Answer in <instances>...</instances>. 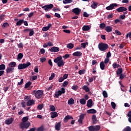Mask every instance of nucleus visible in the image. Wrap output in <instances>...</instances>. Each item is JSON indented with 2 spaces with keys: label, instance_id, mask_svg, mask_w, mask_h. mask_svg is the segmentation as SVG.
Segmentation results:
<instances>
[{
  "label": "nucleus",
  "instance_id": "nucleus-1",
  "mask_svg": "<svg viewBox=\"0 0 131 131\" xmlns=\"http://www.w3.org/2000/svg\"><path fill=\"white\" fill-rule=\"evenodd\" d=\"M108 48H109V46L107 43H99L98 44V49L99 51H101V52H106V51L108 50Z\"/></svg>",
  "mask_w": 131,
  "mask_h": 131
},
{
  "label": "nucleus",
  "instance_id": "nucleus-2",
  "mask_svg": "<svg viewBox=\"0 0 131 131\" xmlns=\"http://www.w3.org/2000/svg\"><path fill=\"white\" fill-rule=\"evenodd\" d=\"M32 93V95L35 96L36 99H40L42 97V95H43V92L42 90H34Z\"/></svg>",
  "mask_w": 131,
  "mask_h": 131
},
{
  "label": "nucleus",
  "instance_id": "nucleus-3",
  "mask_svg": "<svg viewBox=\"0 0 131 131\" xmlns=\"http://www.w3.org/2000/svg\"><path fill=\"white\" fill-rule=\"evenodd\" d=\"M63 94H65V88H62L61 90H59L57 92H55L54 95V98L58 99L59 96H62Z\"/></svg>",
  "mask_w": 131,
  "mask_h": 131
},
{
  "label": "nucleus",
  "instance_id": "nucleus-4",
  "mask_svg": "<svg viewBox=\"0 0 131 131\" xmlns=\"http://www.w3.org/2000/svg\"><path fill=\"white\" fill-rule=\"evenodd\" d=\"M31 65V63L29 62H27L26 63H20L18 66V69L21 70L22 69H25L27 67H29Z\"/></svg>",
  "mask_w": 131,
  "mask_h": 131
},
{
  "label": "nucleus",
  "instance_id": "nucleus-5",
  "mask_svg": "<svg viewBox=\"0 0 131 131\" xmlns=\"http://www.w3.org/2000/svg\"><path fill=\"white\" fill-rule=\"evenodd\" d=\"M19 126L21 129H24V128L27 129L30 126V122H26L25 123H21L20 124Z\"/></svg>",
  "mask_w": 131,
  "mask_h": 131
},
{
  "label": "nucleus",
  "instance_id": "nucleus-6",
  "mask_svg": "<svg viewBox=\"0 0 131 131\" xmlns=\"http://www.w3.org/2000/svg\"><path fill=\"white\" fill-rule=\"evenodd\" d=\"M24 32H25V33L29 32V36H32V35L34 34V31L33 30V29H25L24 30Z\"/></svg>",
  "mask_w": 131,
  "mask_h": 131
},
{
  "label": "nucleus",
  "instance_id": "nucleus-7",
  "mask_svg": "<svg viewBox=\"0 0 131 131\" xmlns=\"http://www.w3.org/2000/svg\"><path fill=\"white\" fill-rule=\"evenodd\" d=\"M53 8H54L53 4L46 5L42 7V9H44L45 11H48L49 9H53Z\"/></svg>",
  "mask_w": 131,
  "mask_h": 131
},
{
  "label": "nucleus",
  "instance_id": "nucleus-8",
  "mask_svg": "<svg viewBox=\"0 0 131 131\" xmlns=\"http://www.w3.org/2000/svg\"><path fill=\"white\" fill-rule=\"evenodd\" d=\"M49 51L51 52L52 53H57L60 51V48L58 47H53L51 49H49Z\"/></svg>",
  "mask_w": 131,
  "mask_h": 131
},
{
  "label": "nucleus",
  "instance_id": "nucleus-9",
  "mask_svg": "<svg viewBox=\"0 0 131 131\" xmlns=\"http://www.w3.org/2000/svg\"><path fill=\"white\" fill-rule=\"evenodd\" d=\"M115 7H118L117 4L113 3L110 5V6L106 7V9L107 10H113Z\"/></svg>",
  "mask_w": 131,
  "mask_h": 131
},
{
  "label": "nucleus",
  "instance_id": "nucleus-10",
  "mask_svg": "<svg viewBox=\"0 0 131 131\" xmlns=\"http://www.w3.org/2000/svg\"><path fill=\"white\" fill-rule=\"evenodd\" d=\"M81 12V10L78 8H74L72 9V12L75 14V15H79Z\"/></svg>",
  "mask_w": 131,
  "mask_h": 131
},
{
  "label": "nucleus",
  "instance_id": "nucleus-11",
  "mask_svg": "<svg viewBox=\"0 0 131 131\" xmlns=\"http://www.w3.org/2000/svg\"><path fill=\"white\" fill-rule=\"evenodd\" d=\"M86 106L88 108H92L94 106V103H93V100L92 99H89L87 101Z\"/></svg>",
  "mask_w": 131,
  "mask_h": 131
},
{
  "label": "nucleus",
  "instance_id": "nucleus-12",
  "mask_svg": "<svg viewBox=\"0 0 131 131\" xmlns=\"http://www.w3.org/2000/svg\"><path fill=\"white\" fill-rule=\"evenodd\" d=\"M117 12H125V11H127V8L124 7H120L116 9Z\"/></svg>",
  "mask_w": 131,
  "mask_h": 131
},
{
  "label": "nucleus",
  "instance_id": "nucleus-13",
  "mask_svg": "<svg viewBox=\"0 0 131 131\" xmlns=\"http://www.w3.org/2000/svg\"><path fill=\"white\" fill-rule=\"evenodd\" d=\"M14 70H15V69L14 68H10L9 67L6 69V73L7 74H9L10 73H13L14 72Z\"/></svg>",
  "mask_w": 131,
  "mask_h": 131
},
{
  "label": "nucleus",
  "instance_id": "nucleus-14",
  "mask_svg": "<svg viewBox=\"0 0 131 131\" xmlns=\"http://www.w3.org/2000/svg\"><path fill=\"white\" fill-rule=\"evenodd\" d=\"M73 56L75 57H81L82 56V53L80 51H76L73 54Z\"/></svg>",
  "mask_w": 131,
  "mask_h": 131
},
{
  "label": "nucleus",
  "instance_id": "nucleus-15",
  "mask_svg": "<svg viewBox=\"0 0 131 131\" xmlns=\"http://www.w3.org/2000/svg\"><path fill=\"white\" fill-rule=\"evenodd\" d=\"M83 119H84V114H82L79 116V119H78V121L79 123H82V121L83 120Z\"/></svg>",
  "mask_w": 131,
  "mask_h": 131
},
{
  "label": "nucleus",
  "instance_id": "nucleus-16",
  "mask_svg": "<svg viewBox=\"0 0 131 131\" xmlns=\"http://www.w3.org/2000/svg\"><path fill=\"white\" fill-rule=\"evenodd\" d=\"M83 31H89L91 29V26L84 25L82 28Z\"/></svg>",
  "mask_w": 131,
  "mask_h": 131
},
{
  "label": "nucleus",
  "instance_id": "nucleus-17",
  "mask_svg": "<svg viewBox=\"0 0 131 131\" xmlns=\"http://www.w3.org/2000/svg\"><path fill=\"white\" fill-rule=\"evenodd\" d=\"M51 27H52V24H49L48 25V26L43 27L42 30V31H48Z\"/></svg>",
  "mask_w": 131,
  "mask_h": 131
},
{
  "label": "nucleus",
  "instance_id": "nucleus-18",
  "mask_svg": "<svg viewBox=\"0 0 131 131\" xmlns=\"http://www.w3.org/2000/svg\"><path fill=\"white\" fill-rule=\"evenodd\" d=\"M35 104V101L33 100V99L32 100H29L27 102V106H31L32 105H34Z\"/></svg>",
  "mask_w": 131,
  "mask_h": 131
},
{
  "label": "nucleus",
  "instance_id": "nucleus-19",
  "mask_svg": "<svg viewBox=\"0 0 131 131\" xmlns=\"http://www.w3.org/2000/svg\"><path fill=\"white\" fill-rule=\"evenodd\" d=\"M51 118H56L58 117V113L56 112H53L50 113Z\"/></svg>",
  "mask_w": 131,
  "mask_h": 131
},
{
  "label": "nucleus",
  "instance_id": "nucleus-20",
  "mask_svg": "<svg viewBox=\"0 0 131 131\" xmlns=\"http://www.w3.org/2000/svg\"><path fill=\"white\" fill-rule=\"evenodd\" d=\"M87 113H88L89 114H95L97 113V111L94 108L88 110L87 111Z\"/></svg>",
  "mask_w": 131,
  "mask_h": 131
},
{
  "label": "nucleus",
  "instance_id": "nucleus-21",
  "mask_svg": "<svg viewBox=\"0 0 131 131\" xmlns=\"http://www.w3.org/2000/svg\"><path fill=\"white\" fill-rule=\"evenodd\" d=\"M55 128L56 130H60L61 128V122L57 123L55 126Z\"/></svg>",
  "mask_w": 131,
  "mask_h": 131
},
{
  "label": "nucleus",
  "instance_id": "nucleus-22",
  "mask_svg": "<svg viewBox=\"0 0 131 131\" xmlns=\"http://www.w3.org/2000/svg\"><path fill=\"white\" fill-rule=\"evenodd\" d=\"M13 118H9L5 120V123L6 124H11L12 122H13Z\"/></svg>",
  "mask_w": 131,
  "mask_h": 131
},
{
  "label": "nucleus",
  "instance_id": "nucleus-23",
  "mask_svg": "<svg viewBox=\"0 0 131 131\" xmlns=\"http://www.w3.org/2000/svg\"><path fill=\"white\" fill-rule=\"evenodd\" d=\"M62 60V56H59L55 59H54V63H59V62H60Z\"/></svg>",
  "mask_w": 131,
  "mask_h": 131
},
{
  "label": "nucleus",
  "instance_id": "nucleus-24",
  "mask_svg": "<svg viewBox=\"0 0 131 131\" xmlns=\"http://www.w3.org/2000/svg\"><path fill=\"white\" fill-rule=\"evenodd\" d=\"M113 30V28L112 27L109 26H106L105 27V30L106 32H112V30Z\"/></svg>",
  "mask_w": 131,
  "mask_h": 131
},
{
  "label": "nucleus",
  "instance_id": "nucleus-25",
  "mask_svg": "<svg viewBox=\"0 0 131 131\" xmlns=\"http://www.w3.org/2000/svg\"><path fill=\"white\" fill-rule=\"evenodd\" d=\"M16 65V62L12 61L9 63L8 66L9 67H10L11 68H14Z\"/></svg>",
  "mask_w": 131,
  "mask_h": 131
},
{
  "label": "nucleus",
  "instance_id": "nucleus-26",
  "mask_svg": "<svg viewBox=\"0 0 131 131\" xmlns=\"http://www.w3.org/2000/svg\"><path fill=\"white\" fill-rule=\"evenodd\" d=\"M123 72V70H122V68H121L118 69L117 71V75H118V76H119L120 74H122Z\"/></svg>",
  "mask_w": 131,
  "mask_h": 131
},
{
  "label": "nucleus",
  "instance_id": "nucleus-27",
  "mask_svg": "<svg viewBox=\"0 0 131 131\" xmlns=\"http://www.w3.org/2000/svg\"><path fill=\"white\" fill-rule=\"evenodd\" d=\"M24 22V19H19L18 21L16 22V26H21Z\"/></svg>",
  "mask_w": 131,
  "mask_h": 131
},
{
  "label": "nucleus",
  "instance_id": "nucleus-28",
  "mask_svg": "<svg viewBox=\"0 0 131 131\" xmlns=\"http://www.w3.org/2000/svg\"><path fill=\"white\" fill-rule=\"evenodd\" d=\"M67 48L68 49H70V50H71L72 49H73V48H74V44L72 43H69L67 45Z\"/></svg>",
  "mask_w": 131,
  "mask_h": 131
},
{
  "label": "nucleus",
  "instance_id": "nucleus-29",
  "mask_svg": "<svg viewBox=\"0 0 131 131\" xmlns=\"http://www.w3.org/2000/svg\"><path fill=\"white\" fill-rule=\"evenodd\" d=\"M112 66L114 69H116V68H119V67H121V66L119 65V64H117V62H115L112 64Z\"/></svg>",
  "mask_w": 131,
  "mask_h": 131
},
{
  "label": "nucleus",
  "instance_id": "nucleus-30",
  "mask_svg": "<svg viewBox=\"0 0 131 131\" xmlns=\"http://www.w3.org/2000/svg\"><path fill=\"white\" fill-rule=\"evenodd\" d=\"M100 68L101 70H104L105 69V64L103 61H101L100 63Z\"/></svg>",
  "mask_w": 131,
  "mask_h": 131
},
{
  "label": "nucleus",
  "instance_id": "nucleus-31",
  "mask_svg": "<svg viewBox=\"0 0 131 131\" xmlns=\"http://www.w3.org/2000/svg\"><path fill=\"white\" fill-rule=\"evenodd\" d=\"M64 79H66V74H64L63 76V77H60L58 79L59 82H62V81H64Z\"/></svg>",
  "mask_w": 131,
  "mask_h": 131
},
{
  "label": "nucleus",
  "instance_id": "nucleus-32",
  "mask_svg": "<svg viewBox=\"0 0 131 131\" xmlns=\"http://www.w3.org/2000/svg\"><path fill=\"white\" fill-rule=\"evenodd\" d=\"M64 64H65V62H64L63 60H61L59 62H58L57 65L58 67H62V66H64Z\"/></svg>",
  "mask_w": 131,
  "mask_h": 131
},
{
  "label": "nucleus",
  "instance_id": "nucleus-33",
  "mask_svg": "<svg viewBox=\"0 0 131 131\" xmlns=\"http://www.w3.org/2000/svg\"><path fill=\"white\" fill-rule=\"evenodd\" d=\"M92 9H97L98 7V4L96 2H93V4L91 5Z\"/></svg>",
  "mask_w": 131,
  "mask_h": 131
},
{
  "label": "nucleus",
  "instance_id": "nucleus-34",
  "mask_svg": "<svg viewBox=\"0 0 131 131\" xmlns=\"http://www.w3.org/2000/svg\"><path fill=\"white\" fill-rule=\"evenodd\" d=\"M68 103L69 105H73L74 104V99L73 98H70L68 100Z\"/></svg>",
  "mask_w": 131,
  "mask_h": 131
},
{
  "label": "nucleus",
  "instance_id": "nucleus-35",
  "mask_svg": "<svg viewBox=\"0 0 131 131\" xmlns=\"http://www.w3.org/2000/svg\"><path fill=\"white\" fill-rule=\"evenodd\" d=\"M82 90L85 91V92H86V93L90 92V88L89 87H88V86H86L85 85L83 86Z\"/></svg>",
  "mask_w": 131,
  "mask_h": 131
},
{
  "label": "nucleus",
  "instance_id": "nucleus-36",
  "mask_svg": "<svg viewBox=\"0 0 131 131\" xmlns=\"http://www.w3.org/2000/svg\"><path fill=\"white\" fill-rule=\"evenodd\" d=\"M24 56V55L23 53H19L17 55V60H21V59H23Z\"/></svg>",
  "mask_w": 131,
  "mask_h": 131
},
{
  "label": "nucleus",
  "instance_id": "nucleus-37",
  "mask_svg": "<svg viewBox=\"0 0 131 131\" xmlns=\"http://www.w3.org/2000/svg\"><path fill=\"white\" fill-rule=\"evenodd\" d=\"M79 102L81 105H85V103H86V100L84 98L80 99Z\"/></svg>",
  "mask_w": 131,
  "mask_h": 131
},
{
  "label": "nucleus",
  "instance_id": "nucleus-38",
  "mask_svg": "<svg viewBox=\"0 0 131 131\" xmlns=\"http://www.w3.org/2000/svg\"><path fill=\"white\" fill-rule=\"evenodd\" d=\"M32 83L31 82V81H28V82H27L25 84V89H28V88H29V86L31 85Z\"/></svg>",
  "mask_w": 131,
  "mask_h": 131
},
{
  "label": "nucleus",
  "instance_id": "nucleus-39",
  "mask_svg": "<svg viewBox=\"0 0 131 131\" xmlns=\"http://www.w3.org/2000/svg\"><path fill=\"white\" fill-rule=\"evenodd\" d=\"M101 128V126L99 125L94 126V131H99Z\"/></svg>",
  "mask_w": 131,
  "mask_h": 131
},
{
  "label": "nucleus",
  "instance_id": "nucleus-40",
  "mask_svg": "<svg viewBox=\"0 0 131 131\" xmlns=\"http://www.w3.org/2000/svg\"><path fill=\"white\" fill-rule=\"evenodd\" d=\"M86 45L88 46V45H89V43L88 42L81 43V48H83V49H85V48L86 47Z\"/></svg>",
  "mask_w": 131,
  "mask_h": 131
},
{
  "label": "nucleus",
  "instance_id": "nucleus-41",
  "mask_svg": "<svg viewBox=\"0 0 131 131\" xmlns=\"http://www.w3.org/2000/svg\"><path fill=\"white\" fill-rule=\"evenodd\" d=\"M99 27L101 29H104L105 27H106V24H105L104 23H102L100 24Z\"/></svg>",
  "mask_w": 131,
  "mask_h": 131
},
{
  "label": "nucleus",
  "instance_id": "nucleus-42",
  "mask_svg": "<svg viewBox=\"0 0 131 131\" xmlns=\"http://www.w3.org/2000/svg\"><path fill=\"white\" fill-rule=\"evenodd\" d=\"M102 95L104 98H108V94L106 91H103L102 92Z\"/></svg>",
  "mask_w": 131,
  "mask_h": 131
},
{
  "label": "nucleus",
  "instance_id": "nucleus-43",
  "mask_svg": "<svg viewBox=\"0 0 131 131\" xmlns=\"http://www.w3.org/2000/svg\"><path fill=\"white\" fill-rule=\"evenodd\" d=\"M50 111L54 112V111H56V108H55V106L54 105H50Z\"/></svg>",
  "mask_w": 131,
  "mask_h": 131
},
{
  "label": "nucleus",
  "instance_id": "nucleus-44",
  "mask_svg": "<svg viewBox=\"0 0 131 131\" xmlns=\"http://www.w3.org/2000/svg\"><path fill=\"white\" fill-rule=\"evenodd\" d=\"M69 119H73V117L70 115L66 116V122L69 120Z\"/></svg>",
  "mask_w": 131,
  "mask_h": 131
},
{
  "label": "nucleus",
  "instance_id": "nucleus-45",
  "mask_svg": "<svg viewBox=\"0 0 131 131\" xmlns=\"http://www.w3.org/2000/svg\"><path fill=\"white\" fill-rule=\"evenodd\" d=\"M37 108V109H39V110H42V109L43 108V104L38 105Z\"/></svg>",
  "mask_w": 131,
  "mask_h": 131
},
{
  "label": "nucleus",
  "instance_id": "nucleus-46",
  "mask_svg": "<svg viewBox=\"0 0 131 131\" xmlns=\"http://www.w3.org/2000/svg\"><path fill=\"white\" fill-rule=\"evenodd\" d=\"M85 72V70H80L79 71L78 73L80 74V75H82V74H84V73Z\"/></svg>",
  "mask_w": 131,
  "mask_h": 131
},
{
  "label": "nucleus",
  "instance_id": "nucleus-47",
  "mask_svg": "<svg viewBox=\"0 0 131 131\" xmlns=\"http://www.w3.org/2000/svg\"><path fill=\"white\" fill-rule=\"evenodd\" d=\"M128 37H129V39H131V32H128L126 35V39H127L128 38Z\"/></svg>",
  "mask_w": 131,
  "mask_h": 131
},
{
  "label": "nucleus",
  "instance_id": "nucleus-48",
  "mask_svg": "<svg viewBox=\"0 0 131 131\" xmlns=\"http://www.w3.org/2000/svg\"><path fill=\"white\" fill-rule=\"evenodd\" d=\"M28 120V117H23L22 119L23 123L27 122Z\"/></svg>",
  "mask_w": 131,
  "mask_h": 131
},
{
  "label": "nucleus",
  "instance_id": "nucleus-49",
  "mask_svg": "<svg viewBox=\"0 0 131 131\" xmlns=\"http://www.w3.org/2000/svg\"><path fill=\"white\" fill-rule=\"evenodd\" d=\"M6 69V65L2 64L0 65V70H5Z\"/></svg>",
  "mask_w": 131,
  "mask_h": 131
},
{
  "label": "nucleus",
  "instance_id": "nucleus-50",
  "mask_svg": "<svg viewBox=\"0 0 131 131\" xmlns=\"http://www.w3.org/2000/svg\"><path fill=\"white\" fill-rule=\"evenodd\" d=\"M24 100L26 102H27L29 101V100H30V96H26L24 97Z\"/></svg>",
  "mask_w": 131,
  "mask_h": 131
},
{
  "label": "nucleus",
  "instance_id": "nucleus-51",
  "mask_svg": "<svg viewBox=\"0 0 131 131\" xmlns=\"http://www.w3.org/2000/svg\"><path fill=\"white\" fill-rule=\"evenodd\" d=\"M123 131H131V128L130 127L127 126L123 129Z\"/></svg>",
  "mask_w": 131,
  "mask_h": 131
},
{
  "label": "nucleus",
  "instance_id": "nucleus-52",
  "mask_svg": "<svg viewBox=\"0 0 131 131\" xmlns=\"http://www.w3.org/2000/svg\"><path fill=\"white\" fill-rule=\"evenodd\" d=\"M111 106L113 109H115V108H116V104H115V102H111Z\"/></svg>",
  "mask_w": 131,
  "mask_h": 131
},
{
  "label": "nucleus",
  "instance_id": "nucleus-53",
  "mask_svg": "<svg viewBox=\"0 0 131 131\" xmlns=\"http://www.w3.org/2000/svg\"><path fill=\"white\" fill-rule=\"evenodd\" d=\"M88 128L89 131H95V127L94 126H90Z\"/></svg>",
  "mask_w": 131,
  "mask_h": 131
},
{
  "label": "nucleus",
  "instance_id": "nucleus-54",
  "mask_svg": "<svg viewBox=\"0 0 131 131\" xmlns=\"http://www.w3.org/2000/svg\"><path fill=\"white\" fill-rule=\"evenodd\" d=\"M2 27H3V28H6V27H9V23H4V24H3V25H2Z\"/></svg>",
  "mask_w": 131,
  "mask_h": 131
},
{
  "label": "nucleus",
  "instance_id": "nucleus-55",
  "mask_svg": "<svg viewBox=\"0 0 131 131\" xmlns=\"http://www.w3.org/2000/svg\"><path fill=\"white\" fill-rule=\"evenodd\" d=\"M72 90H74V91H77V89H78V86L77 85H74L72 87Z\"/></svg>",
  "mask_w": 131,
  "mask_h": 131
},
{
  "label": "nucleus",
  "instance_id": "nucleus-56",
  "mask_svg": "<svg viewBox=\"0 0 131 131\" xmlns=\"http://www.w3.org/2000/svg\"><path fill=\"white\" fill-rule=\"evenodd\" d=\"M55 77V73H52L51 76L49 77V80H52Z\"/></svg>",
  "mask_w": 131,
  "mask_h": 131
},
{
  "label": "nucleus",
  "instance_id": "nucleus-57",
  "mask_svg": "<svg viewBox=\"0 0 131 131\" xmlns=\"http://www.w3.org/2000/svg\"><path fill=\"white\" fill-rule=\"evenodd\" d=\"M26 102L24 100L21 101V105L23 108H25L26 107V105H25Z\"/></svg>",
  "mask_w": 131,
  "mask_h": 131
},
{
  "label": "nucleus",
  "instance_id": "nucleus-58",
  "mask_svg": "<svg viewBox=\"0 0 131 131\" xmlns=\"http://www.w3.org/2000/svg\"><path fill=\"white\" fill-rule=\"evenodd\" d=\"M115 32L117 35H121V32L117 30H115Z\"/></svg>",
  "mask_w": 131,
  "mask_h": 131
},
{
  "label": "nucleus",
  "instance_id": "nucleus-59",
  "mask_svg": "<svg viewBox=\"0 0 131 131\" xmlns=\"http://www.w3.org/2000/svg\"><path fill=\"white\" fill-rule=\"evenodd\" d=\"M17 46L19 49H23V43L22 42L19 43Z\"/></svg>",
  "mask_w": 131,
  "mask_h": 131
},
{
  "label": "nucleus",
  "instance_id": "nucleus-60",
  "mask_svg": "<svg viewBox=\"0 0 131 131\" xmlns=\"http://www.w3.org/2000/svg\"><path fill=\"white\" fill-rule=\"evenodd\" d=\"M46 60H47V58H40V61L42 62V63H43V62H46Z\"/></svg>",
  "mask_w": 131,
  "mask_h": 131
},
{
  "label": "nucleus",
  "instance_id": "nucleus-61",
  "mask_svg": "<svg viewBox=\"0 0 131 131\" xmlns=\"http://www.w3.org/2000/svg\"><path fill=\"white\" fill-rule=\"evenodd\" d=\"M103 63H104L105 64H108V63H109V59L106 57V58L105 59Z\"/></svg>",
  "mask_w": 131,
  "mask_h": 131
},
{
  "label": "nucleus",
  "instance_id": "nucleus-62",
  "mask_svg": "<svg viewBox=\"0 0 131 131\" xmlns=\"http://www.w3.org/2000/svg\"><path fill=\"white\" fill-rule=\"evenodd\" d=\"M40 52L41 54H45V53H46V50H45L43 48H42L40 50Z\"/></svg>",
  "mask_w": 131,
  "mask_h": 131
},
{
  "label": "nucleus",
  "instance_id": "nucleus-63",
  "mask_svg": "<svg viewBox=\"0 0 131 131\" xmlns=\"http://www.w3.org/2000/svg\"><path fill=\"white\" fill-rule=\"evenodd\" d=\"M37 131H43V127L41 126V127L37 128Z\"/></svg>",
  "mask_w": 131,
  "mask_h": 131
},
{
  "label": "nucleus",
  "instance_id": "nucleus-64",
  "mask_svg": "<svg viewBox=\"0 0 131 131\" xmlns=\"http://www.w3.org/2000/svg\"><path fill=\"white\" fill-rule=\"evenodd\" d=\"M36 130V128L33 127V128H31L29 130L27 131H35Z\"/></svg>",
  "mask_w": 131,
  "mask_h": 131
}]
</instances>
